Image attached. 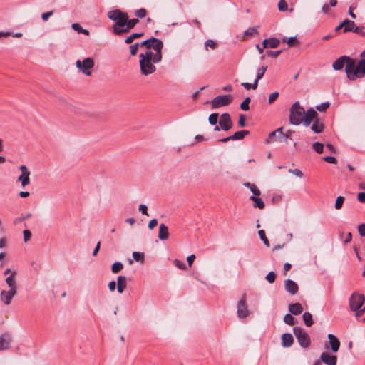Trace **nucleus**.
I'll return each mask as SVG.
<instances>
[{
  "instance_id": "obj_1",
  "label": "nucleus",
  "mask_w": 365,
  "mask_h": 365,
  "mask_svg": "<svg viewBox=\"0 0 365 365\" xmlns=\"http://www.w3.org/2000/svg\"><path fill=\"white\" fill-rule=\"evenodd\" d=\"M346 64L345 72L347 78L351 81L358 78L355 68V60L348 56H341L332 64V68L336 71L341 70Z\"/></svg>"
},
{
  "instance_id": "obj_2",
  "label": "nucleus",
  "mask_w": 365,
  "mask_h": 365,
  "mask_svg": "<svg viewBox=\"0 0 365 365\" xmlns=\"http://www.w3.org/2000/svg\"><path fill=\"white\" fill-rule=\"evenodd\" d=\"M16 274L17 272L13 270L11 274L5 279L9 289V290H2L0 294V299L5 305H9L14 297L17 294Z\"/></svg>"
},
{
  "instance_id": "obj_3",
  "label": "nucleus",
  "mask_w": 365,
  "mask_h": 365,
  "mask_svg": "<svg viewBox=\"0 0 365 365\" xmlns=\"http://www.w3.org/2000/svg\"><path fill=\"white\" fill-rule=\"evenodd\" d=\"M139 57L140 71L144 76L153 73L156 71V67L154 64L161 61V60H155L154 58L155 56L151 51H147L145 53H140Z\"/></svg>"
},
{
  "instance_id": "obj_4",
  "label": "nucleus",
  "mask_w": 365,
  "mask_h": 365,
  "mask_svg": "<svg viewBox=\"0 0 365 365\" xmlns=\"http://www.w3.org/2000/svg\"><path fill=\"white\" fill-rule=\"evenodd\" d=\"M140 45L142 46H145L148 51H150L151 48H153L155 51V56L154 58L155 60H162L163 58V53L162 50L163 48V41L158 38H156L155 37H151L149 39H147L145 41H143Z\"/></svg>"
},
{
  "instance_id": "obj_5",
  "label": "nucleus",
  "mask_w": 365,
  "mask_h": 365,
  "mask_svg": "<svg viewBox=\"0 0 365 365\" xmlns=\"http://www.w3.org/2000/svg\"><path fill=\"white\" fill-rule=\"evenodd\" d=\"M304 108L300 106L299 101H296L292 106L289 110V121L292 125H299L303 121Z\"/></svg>"
},
{
  "instance_id": "obj_6",
  "label": "nucleus",
  "mask_w": 365,
  "mask_h": 365,
  "mask_svg": "<svg viewBox=\"0 0 365 365\" xmlns=\"http://www.w3.org/2000/svg\"><path fill=\"white\" fill-rule=\"evenodd\" d=\"M365 302V296L358 292H354L349 299V305L352 311L356 312V317L362 316V306Z\"/></svg>"
},
{
  "instance_id": "obj_7",
  "label": "nucleus",
  "mask_w": 365,
  "mask_h": 365,
  "mask_svg": "<svg viewBox=\"0 0 365 365\" xmlns=\"http://www.w3.org/2000/svg\"><path fill=\"white\" fill-rule=\"evenodd\" d=\"M108 16L114 23H138V19H129L128 15L119 9H115L108 13Z\"/></svg>"
},
{
  "instance_id": "obj_8",
  "label": "nucleus",
  "mask_w": 365,
  "mask_h": 365,
  "mask_svg": "<svg viewBox=\"0 0 365 365\" xmlns=\"http://www.w3.org/2000/svg\"><path fill=\"white\" fill-rule=\"evenodd\" d=\"M293 333L302 347L308 348L310 346V337L304 329L300 327H294L293 328Z\"/></svg>"
},
{
  "instance_id": "obj_9",
  "label": "nucleus",
  "mask_w": 365,
  "mask_h": 365,
  "mask_svg": "<svg viewBox=\"0 0 365 365\" xmlns=\"http://www.w3.org/2000/svg\"><path fill=\"white\" fill-rule=\"evenodd\" d=\"M233 101V98L230 94L220 95L214 98L211 102V106L213 109L226 106L230 105Z\"/></svg>"
},
{
  "instance_id": "obj_10",
  "label": "nucleus",
  "mask_w": 365,
  "mask_h": 365,
  "mask_svg": "<svg viewBox=\"0 0 365 365\" xmlns=\"http://www.w3.org/2000/svg\"><path fill=\"white\" fill-rule=\"evenodd\" d=\"M94 66V61L91 58H86L82 61L78 60L76 61V66L86 76H91V69Z\"/></svg>"
},
{
  "instance_id": "obj_11",
  "label": "nucleus",
  "mask_w": 365,
  "mask_h": 365,
  "mask_svg": "<svg viewBox=\"0 0 365 365\" xmlns=\"http://www.w3.org/2000/svg\"><path fill=\"white\" fill-rule=\"evenodd\" d=\"M319 118V114L317 112L314 110V108H310L307 113L304 111V114L303 115V121L302 122L304 126H309L314 120Z\"/></svg>"
},
{
  "instance_id": "obj_12",
  "label": "nucleus",
  "mask_w": 365,
  "mask_h": 365,
  "mask_svg": "<svg viewBox=\"0 0 365 365\" xmlns=\"http://www.w3.org/2000/svg\"><path fill=\"white\" fill-rule=\"evenodd\" d=\"M248 314L249 310L246 303V296L243 295L237 304V317L240 319H243L247 317Z\"/></svg>"
},
{
  "instance_id": "obj_13",
  "label": "nucleus",
  "mask_w": 365,
  "mask_h": 365,
  "mask_svg": "<svg viewBox=\"0 0 365 365\" xmlns=\"http://www.w3.org/2000/svg\"><path fill=\"white\" fill-rule=\"evenodd\" d=\"M219 125L222 130L227 131L232 128V122L228 113L221 115L219 120Z\"/></svg>"
},
{
  "instance_id": "obj_14",
  "label": "nucleus",
  "mask_w": 365,
  "mask_h": 365,
  "mask_svg": "<svg viewBox=\"0 0 365 365\" xmlns=\"http://www.w3.org/2000/svg\"><path fill=\"white\" fill-rule=\"evenodd\" d=\"M360 58L358 63H355V68L358 78H363L365 76V50L360 54Z\"/></svg>"
},
{
  "instance_id": "obj_15",
  "label": "nucleus",
  "mask_w": 365,
  "mask_h": 365,
  "mask_svg": "<svg viewBox=\"0 0 365 365\" xmlns=\"http://www.w3.org/2000/svg\"><path fill=\"white\" fill-rule=\"evenodd\" d=\"M19 169L21 171V174L19 176L18 181L21 182L23 187H25L30 183V172L26 165H21Z\"/></svg>"
},
{
  "instance_id": "obj_16",
  "label": "nucleus",
  "mask_w": 365,
  "mask_h": 365,
  "mask_svg": "<svg viewBox=\"0 0 365 365\" xmlns=\"http://www.w3.org/2000/svg\"><path fill=\"white\" fill-rule=\"evenodd\" d=\"M250 134V131L247 130H242L235 132L232 135L228 136L227 138L220 139V141L222 143H227L230 140H242L246 135Z\"/></svg>"
},
{
  "instance_id": "obj_17",
  "label": "nucleus",
  "mask_w": 365,
  "mask_h": 365,
  "mask_svg": "<svg viewBox=\"0 0 365 365\" xmlns=\"http://www.w3.org/2000/svg\"><path fill=\"white\" fill-rule=\"evenodd\" d=\"M135 24H113L112 29L115 35H121L131 30Z\"/></svg>"
},
{
  "instance_id": "obj_18",
  "label": "nucleus",
  "mask_w": 365,
  "mask_h": 365,
  "mask_svg": "<svg viewBox=\"0 0 365 365\" xmlns=\"http://www.w3.org/2000/svg\"><path fill=\"white\" fill-rule=\"evenodd\" d=\"M343 31L344 33L353 31L361 36H365V26L363 25L356 26V24H346Z\"/></svg>"
},
{
  "instance_id": "obj_19",
  "label": "nucleus",
  "mask_w": 365,
  "mask_h": 365,
  "mask_svg": "<svg viewBox=\"0 0 365 365\" xmlns=\"http://www.w3.org/2000/svg\"><path fill=\"white\" fill-rule=\"evenodd\" d=\"M320 359L327 365H336L337 363V356L336 355H331L327 352H322Z\"/></svg>"
},
{
  "instance_id": "obj_20",
  "label": "nucleus",
  "mask_w": 365,
  "mask_h": 365,
  "mask_svg": "<svg viewBox=\"0 0 365 365\" xmlns=\"http://www.w3.org/2000/svg\"><path fill=\"white\" fill-rule=\"evenodd\" d=\"M284 288L292 295L296 294L299 290L297 284L292 279H286L284 281Z\"/></svg>"
},
{
  "instance_id": "obj_21",
  "label": "nucleus",
  "mask_w": 365,
  "mask_h": 365,
  "mask_svg": "<svg viewBox=\"0 0 365 365\" xmlns=\"http://www.w3.org/2000/svg\"><path fill=\"white\" fill-rule=\"evenodd\" d=\"M331 349L333 352L336 353L339 351L340 347V341L339 339L332 334H329L327 336Z\"/></svg>"
},
{
  "instance_id": "obj_22",
  "label": "nucleus",
  "mask_w": 365,
  "mask_h": 365,
  "mask_svg": "<svg viewBox=\"0 0 365 365\" xmlns=\"http://www.w3.org/2000/svg\"><path fill=\"white\" fill-rule=\"evenodd\" d=\"M11 338L9 333H4L0 336V351L9 349Z\"/></svg>"
},
{
  "instance_id": "obj_23",
  "label": "nucleus",
  "mask_w": 365,
  "mask_h": 365,
  "mask_svg": "<svg viewBox=\"0 0 365 365\" xmlns=\"http://www.w3.org/2000/svg\"><path fill=\"white\" fill-rule=\"evenodd\" d=\"M311 130L314 133H321L324 130V124L323 121H322L319 118H317L315 120L313 121V123L311 126Z\"/></svg>"
},
{
  "instance_id": "obj_24",
  "label": "nucleus",
  "mask_w": 365,
  "mask_h": 365,
  "mask_svg": "<svg viewBox=\"0 0 365 365\" xmlns=\"http://www.w3.org/2000/svg\"><path fill=\"white\" fill-rule=\"evenodd\" d=\"M288 309L292 313V314L299 315L301 313H302L303 307L300 303L297 302L294 304H290L288 307Z\"/></svg>"
},
{
  "instance_id": "obj_25",
  "label": "nucleus",
  "mask_w": 365,
  "mask_h": 365,
  "mask_svg": "<svg viewBox=\"0 0 365 365\" xmlns=\"http://www.w3.org/2000/svg\"><path fill=\"white\" fill-rule=\"evenodd\" d=\"M294 342L293 336L289 333H285L282 335V344L284 347H290Z\"/></svg>"
},
{
  "instance_id": "obj_26",
  "label": "nucleus",
  "mask_w": 365,
  "mask_h": 365,
  "mask_svg": "<svg viewBox=\"0 0 365 365\" xmlns=\"http://www.w3.org/2000/svg\"><path fill=\"white\" fill-rule=\"evenodd\" d=\"M158 237L161 240H166L169 237L168 227L163 223L159 226Z\"/></svg>"
},
{
  "instance_id": "obj_27",
  "label": "nucleus",
  "mask_w": 365,
  "mask_h": 365,
  "mask_svg": "<svg viewBox=\"0 0 365 365\" xmlns=\"http://www.w3.org/2000/svg\"><path fill=\"white\" fill-rule=\"evenodd\" d=\"M118 284H117V289L118 292L120 294H122L124 290L126 289V282H127V278L125 276H118Z\"/></svg>"
},
{
  "instance_id": "obj_28",
  "label": "nucleus",
  "mask_w": 365,
  "mask_h": 365,
  "mask_svg": "<svg viewBox=\"0 0 365 365\" xmlns=\"http://www.w3.org/2000/svg\"><path fill=\"white\" fill-rule=\"evenodd\" d=\"M277 133L283 134V128L281 127L269 134V136L267 139H265L264 143L267 144H269L275 140V138L277 137Z\"/></svg>"
},
{
  "instance_id": "obj_29",
  "label": "nucleus",
  "mask_w": 365,
  "mask_h": 365,
  "mask_svg": "<svg viewBox=\"0 0 365 365\" xmlns=\"http://www.w3.org/2000/svg\"><path fill=\"white\" fill-rule=\"evenodd\" d=\"M250 200L254 202L253 207L259 209H264L265 207L264 202L263 200L255 196H250Z\"/></svg>"
},
{
  "instance_id": "obj_30",
  "label": "nucleus",
  "mask_w": 365,
  "mask_h": 365,
  "mask_svg": "<svg viewBox=\"0 0 365 365\" xmlns=\"http://www.w3.org/2000/svg\"><path fill=\"white\" fill-rule=\"evenodd\" d=\"M282 41L287 42L289 47H296L300 45V42L297 39L296 36L289 37L288 39L284 37Z\"/></svg>"
},
{
  "instance_id": "obj_31",
  "label": "nucleus",
  "mask_w": 365,
  "mask_h": 365,
  "mask_svg": "<svg viewBox=\"0 0 365 365\" xmlns=\"http://www.w3.org/2000/svg\"><path fill=\"white\" fill-rule=\"evenodd\" d=\"M302 317L307 327H311L314 324L312 315L311 313L306 312L303 314Z\"/></svg>"
},
{
  "instance_id": "obj_32",
  "label": "nucleus",
  "mask_w": 365,
  "mask_h": 365,
  "mask_svg": "<svg viewBox=\"0 0 365 365\" xmlns=\"http://www.w3.org/2000/svg\"><path fill=\"white\" fill-rule=\"evenodd\" d=\"M312 148L317 153H322L324 151V144L319 142H315L312 144Z\"/></svg>"
},
{
  "instance_id": "obj_33",
  "label": "nucleus",
  "mask_w": 365,
  "mask_h": 365,
  "mask_svg": "<svg viewBox=\"0 0 365 365\" xmlns=\"http://www.w3.org/2000/svg\"><path fill=\"white\" fill-rule=\"evenodd\" d=\"M143 35V32H140V33H133V34H131L130 36H128L125 42L127 43V44H130L131 43L133 40L135 38H139V37H141Z\"/></svg>"
},
{
  "instance_id": "obj_34",
  "label": "nucleus",
  "mask_w": 365,
  "mask_h": 365,
  "mask_svg": "<svg viewBox=\"0 0 365 365\" xmlns=\"http://www.w3.org/2000/svg\"><path fill=\"white\" fill-rule=\"evenodd\" d=\"M269 39V48H276L280 44V41L277 38H270Z\"/></svg>"
},
{
  "instance_id": "obj_35",
  "label": "nucleus",
  "mask_w": 365,
  "mask_h": 365,
  "mask_svg": "<svg viewBox=\"0 0 365 365\" xmlns=\"http://www.w3.org/2000/svg\"><path fill=\"white\" fill-rule=\"evenodd\" d=\"M284 322L288 325H294L295 324V319L291 314H285Z\"/></svg>"
},
{
  "instance_id": "obj_36",
  "label": "nucleus",
  "mask_w": 365,
  "mask_h": 365,
  "mask_svg": "<svg viewBox=\"0 0 365 365\" xmlns=\"http://www.w3.org/2000/svg\"><path fill=\"white\" fill-rule=\"evenodd\" d=\"M73 30L78 31L79 34H84L86 35L89 34V31L87 29H84L81 26V24H71Z\"/></svg>"
},
{
  "instance_id": "obj_37",
  "label": "nucleus",
  "mask_w": 365,
  "mask_h": 365,
  "mask_svg": "<svg viewBox=\"0 0 365 365\" xmlns=\"http://www.w3.org/2000/svg\"><path fill=\"white\" fill-rule=\"evenodd\" d=\"M123 268V264L121 262H115L113 264L111 270L113 273H118L120 272Z\"/></svg>"
},
{
  "instance_id": "obj_38",
  "label": "nucleus",
  "mask_w": 365,
  "mask_h": 365,
  "mask_svg": "<svg viewBox=\"0 0 365 365\" xmlns=\"http://www.w3.org/2000/svg\"><path fill=\"white\" fill-rule=\"evenodd\" d=\"M258 234H259V236L260 239L263 241L264 244L265 245V246L269 247V242L268 239L266 237V234H265L264 230H259Z\"/></svg>"
},
{
  "instance_id": "obj_39",
  "label": "nucleus",
  "mask_w": 365,
  "mask_h": 365,
  "mask_svg": "<svg viewBox=\"0 0 365 365\" xmlns=\"http://www.w3.org/2000/svg\"><path fill=\"white\" fill-rule=\"evenodd\" d=\"M250 101L251 99L250 97H246L245 99L241 103L240 108L245 111L248 110L250 109L249 104Z\"/></svg>"
},
{
  "instance_id": "obj_40",
  "label": "nucleus",
  "mask_w": 365,
  "mask_h": 365,
  "mask_svg": "<svg viewBox=\"0 0 365 365\" xmlns=\"http://www.w3.org/2000/svg\"><path fill=\"white\" fill-rule=\"evenodd\" d=\"M329 106H330V103L327 101V102H324V103H321L320 105L317 106L316 108L319 112H325Z\"/></svg>"
},
{
  "instance_id": "obj_41",
  "label": "nucleus",
  "mask_w": 365,
  "mask_h": 365,
  "mask_svg": "<svg viewBox=\"0 0 365 365\" xmlns=\"http://www.w3.org/2000/svg\"><path fill=\"white\" fill-rule=\"evenodd\" d=\"M219 115L218 113H212L210 115L208 120L210 125H215L217 123Z\"/></svg>"
},
{
  "instance_id": "obj_42",
  "label": "nucleus",
  "mask_w": 365,
  "mask_h": 365,
  "mask_svg": "<svg viewBox=\"0 0 365 365\" xmlns=\"http://www.w3.org/2000/svg\"><path fill=\"white\" fill-rule=\"evenodd\" d=\"M133 257L136 262H143L144 260V254L143 252H133Z\"/></svg>"
},
{
  "instance_id": "obj_43",
  "label": "nucleus",
  "mask_w": 365,
  "mask_h": 365,
  "mask_svg": "<svg viewBox=\"0 0 365 365\" xmlns=\"http://www.w3.org/2000/svg\"><path fill=\"white\" fill-rule=\"evenodd\" d=\"M344 202V197H342V196L337 197V198L336 200V202H335V208L336 210H340L343 206Z\"/></svg>"
},
{
  "instance_id": "obj_44",
  "label": "nucleus",
  "mask_w": 365,
  "mask_h": 365,
  "mask_svg": "<svg viewBox=\"0 0 365 365\" xmlns=\"http://www.w3.org/2000/svg\"><path fill=\"white\" fill-rule=\"evenodd\" d=\"M279 10L281 11H285L288 9V5L284 0H280L278 4Z\"/></svg>"
},
{
  "instance_id": "obj_45",
  "label": "nucleus",
  "mask_w": 365,
  "mask_h": 365,
  "mask_svg": "<svg viewBox=\"0 0 365 365\" xmlns=\"http://www.w3.org/2000/svg\"><path fill=\"white\" fill-rule=\"evenodd\" d=\"M276 279V274L274 272H269L266 276V279L270 283L272 284L274 282Z\"/></svg>"
},
{
  "instance_id": "obj_46",
  "label": "nucleus",
  "mask_w": 365,
  "mask_h": 365,
  "mask_svg": "<svg viewBox=\"0 0 365 365\" xmlns=\"http://www.w3.org/2000/svg\"><path fill=\"white\" fill-rule=\"evenodd\" d=\"M258 34L257 29L255 27L249 28L245 32V36H254Z\"/></svg>"
},
{
  "instance_id": "obj_47",
  "label": "nucleus",
  "mask_w": 365,
  "mask_h": 365,
  "mask_svg": "<svg viewBox=\"0 0 365 365\" xmlns=\"http://www.w3.org/2000/svg\"><path fill=\"white\" fill-rule=\"evenodd\" d=\"M173 263L175 267L179 268L180 269L185 270L186 269V265L184 262L180 261L179 259H175Z\"/></svg>"
},
{
  "instance_id": "obj_48",
  "label": "nucleus",
  "mask_w": 365,
  "mask_h": 365,
  "mask_svg": "<svg viewBox=\"0 0 365 365\" xmlns=\"http://www.w3.org/2000/svg\"><path fill=\"white\" fill-rule=\"evenodd\" d=\"M147 11L145 9H140L135 11V14L138 18H143L146 16Z\"/></svg>"
},
{
  "instance_id": "obj_49",
  "label": "nucleus",
  "mask_w": 365,
  "mask_h": 365,
  "mask_svg": "<svg viewBox=\"0 0 365 365\" xmlns=\"http://www.w3.org/2000/svg\"><path fill=\"white\" fill-rule=\"evenodd\" d=\"M266 70H267L266 66H262V68H259L257 70V73L256 78L259 80L261 79L264 76Z\"/></svg>"
},
{
  "instance_id": "obj_50",
  "label": "nucleus",
  "mask_w": 365,
  "mask_h": 365,
  "mask_svg": "<svg viewBox=\"0 0 365 365\" xmlns=\"http://www.w3.org/2000/svg\"><path fill=\"white\" fill-rule=\"evenodd\" d=\"M282 53V51H267L266 55L268 56H271L272 58H277L280 53Z\"/></svg>"
},
{
  "instance_id": "obj_51",
  "label": "nucleus",
  "mask_w": 365,
  "mask_h": 365,
  "mask_svg": "<svg viewBox=\"0 0 365 365\" xmlns=\"http://www.w3.org/2000/svg\"><path fill=\"white\" fill-rule=\"evenodd\" d=\"M323 160L326 161L327 163H331V164H336L337 163V159L335 157L333 156H325L323 157Z\"/></svg>"
},
{
  "instance_id": "obj_52",
  "label": "nucleus",
  "mask_w": 365,
  "mask_h": 365,
  "mask_svg": "<svg viewBox=\"0 0 365 365\" xmlns=\"http://www.w3.org/2000/svg\"><path fill=\"white\" fill-rule=\"evenodd\" d=\"M138 47H139V43H136L135 44H133L130 46V54L132 56H135L136 55L137 52H138Z\"/></svg>"
},
{
  "instance_id": "obj_53",
  "label": "nucleus",
  "mask_w": 365,
  "mask_h": 365,
  "mask_svg": "<svg viewBox=\"0 0 365 365\" xmlns=\"http://www.w3.org/2000/svg\"><path fill=\"white\" fill-rule=\"evenodd\" d=\"M238 125L240 127L243 128L246 125L245 123V115L244 114H240L239 116Z\"/></svg>"
},
{
  "instance_id": "obj_54",
  "label": "nucleus",
  "mask_w": 365,
  "mask_h": 365,
  "mask_svg": "<svg viewBox=\"0 0 365 365\" xmlns=\"http://www.w3.org/2000/svg\"><path fill=\"white\" fill-rule=\"evenodd\" d=\"M205 46L206 48L210 47L211 48L215 49L217 46V43L214 41L209 39L206 41Z\"/></svg>"
},
{
  "instance_id": "obj_55",
  "label": "nucleus",
  "mask_w": 365,
  "mask_h": 365,
  "mask_svg": "<svg viewBox=\"0 0 365 365\" xmlns=\"http://www.w3.org/2000/svg\"><path fill=\"white\" fill-rule=\"evenodd\" d=\"M279 97V92L276 91L271 93L269 96V103H272Z\"/></svg>"
},
{
  "instance_id": "obj_56",
  "label": "nucleus",
  "mask_w": 365,
  "mask_h": 365,
  "mask_svg": "<svg viewBox=\"0 0 365 365\" xmlns=\"http://www.w3.org/2000/svg\"><path fill=\"white\" fill-rule=\"evenodd\" d=\"M250 191L253 193L252 196H259L261 194L260 190L255 185H254L252 187H250Z\"/></svg>"
},
{
  "instance_id": "obj_57",
  "label": "nucleus",
  "mask_w": 365,
  "mask_h": 365,
  "mask_svg": "<svg viewBox=\"0 0 365 365\" xmlns=\"http://www.w3.org/2000/svg\"><path fill=\"white\" fill-rule=\"evenodd\" d=\"M358 230H359V235L361 237H365V223L361 224L360 225H359Z\"/></svg>"
},
{
  "instance_id": "obj_58",
  "label": "nucleus",
  "mask_w": 365,
  "mask_h": 365,
  "mask_svg": "<svg viewBox=\"0 0 365 365\" xmlns=\"http://www.w3.org/2000/svg\"><path fill=\"white\" fill-rule=\"evenodd\" d=\"M24 241L26 242L31 237V233L29 230H24Z\"/></svg>"
},
{
  "instance_id": "obj_59",
  "label": "nucleus",
  "mask_w": 365,
  "mask_h": 365,
  "mask_svg": "<svg viewBox=\"0 0 365 365\" xmlns=\"http://www.w3.org/2000/svg\"><path fill=\"white\" fill-rule=\"evenodd\" d=\"M289 172L293 173L294 175H295L296 176L299 177V178L302 177V175H303V173L299 169H294V170L289 169Z\"/></svg>"
},
{
  "instance_id": "obj_60",
  "label": "nucleus",
  "mask_w": 365,
  "mask_h": 365,
  "mask_svg": "<svg viewBox=\"0 0 365 365\" xmlns=\"http://www.w3.org/2000/svg\"><path fill=\"white\" fill-rule=\"evenodd\" d=\"M139 211L141 212L142 214L148 215V207L145 205H140L139 206Z\"/></svg>"
},
{
  "instance_id": "obj_61",
  "label": "nucleus",
  "mask_w": 365,
  "mask_h": 365,
  "mask_svg": "<svg viewBox=\"0 0 365 365\" xmlns=\"http://www.w3.org/2000/svg\"><path fill=\"white\" fill-rule=\"evenodd\" d=\"M195 259V255H189L187 257V264L189 265L190 267H192V264H193V262Z\"/></svg>"
},
{
  "instance_id": "obj_62",
  "label": "nucleus",
  "mask_w": 365,
  "mask_h": 365,
  "mask_svg": "<svg viewBox=\"0 0 365 365\" xmlns=\"http://www.w3.org/2000/svg\"><path fill=\"white\" fill-rule=\"evenodd\" d=\"M158 225L157 219L151 220L148 223V228L153 230Z\"/></svg>"
},
{
  "instance_id": "obj_63",
  "label": "nucleus",
  "mask_w": 365,
  "mask_h": 365,
  "mask_svg": "<svg viewBox=\"0 0 365 365\" xmlns=\"http://www.w3.org/2000/svg\"><path fill=\"white\" fill-rule=\"evenodd\" d=\"M357 199L360 202L365 203V192H359Z\"/></svg>"
},
{
  "instance_id": "obj_64",
  "label": "nucleus",
  "mask_w": 365,
  "mask_h": 365,
  "mask_svg": "<svg viewBox=\"0 0 365 365\" xmlns=\"http://www.w3.org/2000/svg\"><path fill=\"white\" fill-rule=\"evenodd\" d=\"M108 288L110 292H113L116 289V282L115 281H111L108 283Z\"/></svg>"
}]
</instances>
